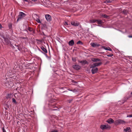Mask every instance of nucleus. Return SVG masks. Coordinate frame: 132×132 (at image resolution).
Masks as SVG:
<instances>
[{
	"mask_svg": "<svg viewBox=\"0 0 132 132\" xmlns=\"http://www.w3.org/2000/svg\"><path fill=\"white\" fill-rule=\"evenodd\" d=\"M2 37L4 39L5 43L7 45H11V42L10 40V37L7 32L5 33V35H3Z\"/></svg>",
	"mask_w": 132,
	"mask_h": 132,
	"instance_id": "1",
	"label": "nucleus"
},
{
	"mask_svg": "<svg viewBox=\"0 0 132 132\" xmlns=\"http://www.w3.org/2000/svg\"><path fill=\"white\" fill-rule=\"evenodd\" d=\"M26 16V14H25L23 12H20L18 15V17L16 20V22H18L20 20L25 17Z\"/></svg>",
	"mask_w": 132,
	"mask_h": 132,
	"instance_id": "2",
	"label": "nucleus"
},
{
	"mask_svg": "<svg viewBox=\"0 0 132 132\" xmlns=\"http://www.w3.org/2000/svg\"><path fill=\"white\" fill-rule=\"evenodd\" d=\"M126 123V122L121 119H118L116 120L114 123L115 125H117L119 124H125Z\"/></svg>",
	"mask_w": 132,
	"mask_h": 132,
	"instance_id": "3",
	"label": "nucleus"
},
{
	"mask_svg": "<svg viewBox=\"0 0 132 132\" xmlns=\"http://www.w3.org/2000/svg\"><path fill=\"white\" fill-rule=\"evenodd\" d=\"M100 128L103 130L106 129H110V127L108 124L107 125H101L100 126Z\"/></svg>",
	"mask_w": 132,
	"mask_h": 132,
	"instance_id": "4",
	"label": "nucleus"
},
{
	"mask_svg": "<svg viewBox=\"0 0 132 132\" xmlns=\"http://www.w3.org/2000/svg\"><path fill=\"white\" fill-rule=\"evenodd\" d=\"M90 68H92L91 72L92 74H94L97 72L98 70V69L96 67H93V66L91 65Z\"/></svg>",
	"mask_w": 132,
	"mask_h": 132,
	"instance_id": "5",
	"label": "nucleus"
},
{
	"mask_svg": "<svg viewBox=\"0 0 132 132\" xmlns=\"http://www.w3.org/2000/svg\"><path fill=\"white\" fill-rule=\"evenodd\" d=\"M8 70L7 73L6 74V76H7L8 78H9L10 77V76L14 73H13V72H12V70H11L10 68H8Z\"/></svg>",
	"mask_w": 132,
	"mask_h": 132,
	"instance_id": "6",
	"label": "nucleus"
},
{
	"mask_svg": "<svg viewBox=\"0 0 132 132\" xmlns=\"http://www.w3.org/2000/svg\"><path fill=\"white\" fill-rule=\"evenodd\" d=\"M40 48L43 51V52H42V51H41L40 49H39V50L41 52L43 53L44 54H46L47 53V51L46 49V48L42 46L40 47Z\"/></svg>",
	"mask_w": 132,
	"mask_h": 132,
	"instance_id": "7",
	"label": "nucleus"
},
{
	"mask_svg": "<svg viewBox=\"0 0 132 132\" xmlns=\"http://www.w3.org/2000/svg\"><path fill=\"white\" fill-rule=\"evenodd\" d=\"M80 23L76 21H73L71 22V24L74 26H79Z\"/></svg>",
	"mask_w": 132,
	"mask_h": 132,
	"instance_id": "8",
	"label": "nucleus"
},
{
	"mask_svg": "<svg viewBox=\"0 0 132 132\" xmlns=\"http://www.w3.org/2000/svg\"><path fill=\"white\" fill-rule=\"evenodd\" d=\"M4 80L3 81V84L5 86L9 88L11 87V86L10 85L9 82L7 81L6 80Z\"/></svg>",
	"mask_w": 132,
	"mask_h": 132,
	"instance_id": "9",
	"label": "nucleus"
},
{
	"mask_svg": "<svg viewBox=\"0 0 132 132\" xmlns=\"http://www.w3.org/2000/svg\"><path fill=\"white\" fill-rule=\"evenodd\" d=\"M45 18L48 21H50L52 20V18L51 16L48 14H46L45 15Z\"/></svg>",
	"mask_w": 132,
	"mask_h": 132,
	"instance_id": "10",
	"label": "nucleus"
},
{
	"mask_svg": "<svg viewBox=\"0 0 132 132\" xmlns=\"http://www.w3.org/2000/svg\"><path fill=\"white\" fill-rule=\"evenodd\" d=\"M73 68L76 70H78L80 69L81 67L79 65L75 64L73 65Z\"/></svg>",
	"mask_w": 132,
	"mask_h": 132,
	"instance_id": "11",
	"label": "nucleus"
},
{
	"mask_svg": "<svg viewBox=\"0 0 132 132\" xmlns=\"http://www.w3.org/2000/svg\"><path fill=\"white\" fill-rule=\"evenodd\" d=\"M102 63L101 62H100L98 63H93V64L91 65L93 66V67H98L100 66L101 64H102Z\"/></svg>",
	"mask_w": 132,
	"mask_h": 132,
	"instance_id": "12",
	"label": "nucleus"
},
{
	"mask_svg": "<svg viewBox=\"0 0 132 132\" xmlns=\"http://www.w3.org/2000/svg\"><path fill=\"white\" fill-rule=\"evenodd\" d=\"M26 29L30 32H32V34H34L35 33V31L33 30V29L32 28L28 27Z\"/></svg>",
	"mask_w": 132,
	"mask_h": 132,
	"instance_id": "13",
	"label": "nucleus"
},
{
	"mask_svg": "<svg viewBox=\"0 0 132 132\" xmlns=\"http://www.w3.org/2000/svg\"><path fill=\"white\" fill-rule=\"evenodd\" d=\"M123 132H131L130 128L128 127L124 128L123 130Z\"/></svg>",
	"mask_w": 132,
	"mask_h": 132,
	"instance_id": "14",
	"label": "nucleus"
},
{
	"mask_svg": "<svg viewBox=\"0 0 132 132\" xmlns=\"http://www.w3.org/2000/svg\"><path fill=\"white\" fill-rule=\"evenodd\" d=\"M109 124H111L114 122V120L111 118H110L108 119L106 121Z\"/></svg>",
	"mask_w": 132,
	"mask_h": 132,
	"instance_id": "15",
	"label": "nucleus"
},
{
	"mask_svg": "<svg viewBox=\"0 0 132 132\" xmlns=\"http://www.w3.org/2000/svg\"><path fill=\"white\" fill-rule=\"evenodd\" d=\"M79 62L82 64L84 65L88 64V62L86 60H83L81 61H79Z\"/></svg>",
	"mask_w": 132,
	"mask_h": 132,
	"instance_id": "16",
	"label": "nucleus"
},
{
	"mask_svg": "<svg viewBox=\"0 0 132 132\" xmlns=\"http://www.w3.org/2000/svg\"><path fill=\"white\" fill-rule=\"evenodd\" d=\"M90 45L91 46L93 47H98L100 46V45L97 44H95L94 43H90Z\"/></svg>",
	"mask_w": 132,
	"mask_h": 132,
	"instance_id": "17",
	"label": "nucleus"
},
{
	"mask_svg": "<svg viewBox=\"0 0 132 132\" xmlns=\"http://www.w3.org/2000/svg\"><path fill=\"white\" fill-rule=\"evenodd\" d=\"M91 60L94 62H97L98 61H100V60L98 58H92L91 59Z\"/></svg>",
	"mask_w": 132,
	"mask_h": 132,
	"instance_id": "18",
	"label": "nucleus"
},
{
	"mask_svg": "<svg viewBox=\"0 0 132 132\" xmlns=\"http://www.w3.org/2000/svg\"><path fill=\"white\" fill-rule=\"evenodd\" d=\"M9 78H12V79H16L17 78V77L16 76V75L15 73H13L12 75L9 77Z\"/></svg>",
	"mask_w": 132,
	"mask_h": 132,
	"instance_id": "19",
	"label": "nucleus"
},
{
	"mask_svg": "<svg viewBox=\"0 0 132 132\" xmlns=\"http://www.w3.org/2000/svg\"><path fill=\"white\" fill-rule=\"evenodd\" d=\"M10 106V104H9L8 102H6L5 103L4 105V108L6 110H7V108H9Z\"/></svg>",
	"mask_w": 132,
	"mask_h": 132,
	"instance_id": "20",
	"label": "nucleus"
},
{
	"mask_svg": "<svg viewBox=\"0 0 132 132\" xmlns=\"http://www.w3.org/2000/svg\"><path fill=\"white\" fill-rule=\"evenodd\" d=\"M32 17L35 20L38 18H39V16L36 14H32Z\"/></svg>",
	"mask_w": 132,
	"mask_h": 132,
	"instance_id": "21",
	"label": "nucleus"
},
{
	"mask_svg": "<svg viewBox=\"0 0 132 132\" xmlns=\"http://www.w3.org/2000/svg\"><path fill=\"white\" fill-rule=\"evenodd\" d=\"M74 42L73 40H72L69 42V44L70 46H72L74 45Z\"/></svg>",
	"mask_w": 132,
	"mask_h": 132,
	"instance_id": "22",
	"label": "nucleus"
},
{
	"mask_svg": "<svg viewBox=\"0 0 132 132\" xmlns=\"http://www.w3.org/2000/svg\"><path fill=\"white\" fill-rule=\"evenodd\" d=\"M12 95L11 94H8L6 96V98L7 99L10 98L12 97Z\"/></svg>",
	"mask_w": 132,
	"mask_h": 132,
	"instance_id": "23",
	"label": "nucleus"
},
{
	"mask_svg": "<svg viewBox=\"0 0 132 132\" xmlns=\"http://www.w3.org/2000/svg\"><path fill=\"white\" fill-rule=\"evenodd\" d=\"M104 48L106 50H109L110 51H112V50L109 47H106L104 46Z\"/></svg>",
	"mask_w": 132,
	"mask_h": 132,
	"instance_id": "24",
	"label": "nucleus"
},
{
	"mask_svg": "<svg viewBox=\"0 0 132 132\" xmlns=\"http://www.w3.org/2000/svg\"><path fill=\"white\" fill-rule=\"evenodd\" d=\"M8 26L9 28L10 29H11L12 28V24L11 23H10L8 24Z\"/></svg>",
	"mask_w": 132,
	"mask_h": 132,
	"instance_id": "25",
	"label": "nucleus"
},
{
	"mask_svg": "<svg viewBox=\"0 0 132 132\" xmlns=\"http://www.w3.org/2000/svg\"><path fill=\"white\" fill-rule=\"evenodd\" d=\"M89 21L90 23H93L95 22H96V20L95 19H92L90 20H89Z\"/></svg>",
	"mask_w": 132,
	"mask_h": 132,
	"instance_id": "26",
	"label": "nucleus"
},
{
	"mask_svg": "<svg viewBox=\"0 0 132 132\" xmlns=\"http://www.w3.org/2000/svg\"><path fill=\"white\" fill-rule=\"evenodd\" d=\"M63 24L64 25V26H68L69 25H70V23H68L66 21H64L63 22Z\"/></svg>",
	"mask_w": 132,
	"mask_h": 132,
	"instance_id": "27",
	"label": "nucleus"
},
{
	"mask_svg": "<svg viewBox=\"0 0 132 132\" xmlns=\"http://www.w3.org/2000/svg\"><path fill=\"white\" fill-rule=\"evenodd\" d=\"M96 21L97 22L98 24H101L103 22L101 20H96Z\"/></svg>",
	"mask_w": 132,
	"mask_h": 132,
	"instance_id": "28",
	"label": "nucleus"
},
{
	"mask_svg": "<svg viewBox=\"0 0 132 132\" xmlns=\"http://www.w3.org/2000/svg\"><path fill=\"white\" fill-rule=\"evenodd\" d=\"M102 16L104 18H107L109 17V16L105 14H103L102 15Z\"/></svg>",
	"mask_w": 132,
	"mask_h": 132,
	"instance_id": "29",
	"label": "nucleus"
},
{
	"mask_svg": "<svg viewBox=\"0 0 132 132\" xmlns=\"http://www.w3.org/2000/svg\"><path fill=\"white\" fill-rule=\"evenodd\" d=\"M35 20H36V21L38 23H41V22L40 20L39 19V18H38L37 19H36Z\"/></svg>",
	"mask_w": 132,
	"mask_h": 132,
	"instance_id": "30",
	"label": "nucleus"
},
{
	"mask_svg": "<svg viewBox=\"0 0 132 132\" xmlns=\"http://www.w3.org/2000/svg\"><path fill=\"white\" fill-rule=\"evenodd\" d=\"M72 60L73 62H76V57H72Z\"/></svg>",
	"mask_w": 132,
	"mask_h": 132,
	"instance_id": "31",
	"label": "nucleus"
},
{
	"mask_svg": "<svg viewBox=\"0 0 132 132\" xmlns=\"http://www.w3.org/2000/svg\"><path fill=\"white\" fill-rule=\"evenodd\" d=\"M77 44H80L81 45H82L83 44V43L80 40H79L77 43Z\"/></svg>",
	"mask_w": 132,
	"mask_h": 132,
	"instance_id": "32",
	"label": "nucleus"
},
{
	"mask_svg": "<svg viewBox=\"0 0 132 132\" xmlns=\"http://www.w3.org/2000/svg\"><path fill=\"white\" fill-rule=\"evenodd\" d=\"M12 101L15 104H16L17 103L15 99L14 98H12Z\"/></svg>",
	"mask_w": 132,
	"mask_h": 132,
	"instance_id": "33",
	"label": "nucleus"
},
{
	"mask_svg": "<svg viewBox=\"0 0 132 132\" xmlns=\"http://www.w3.org/2000/svg\"><path fill=\"white\" fill-rule=\"evenodd\" d=\"M2 130L3 131V132H6V131L4 127H2Z\"/></svg>",
	"mask_w": 132,
	"mask_h": 132,
	"instance_id": "34",
	"label": "nucleus"
},
{
	"mask_svg": "<svg viewBox=\"0 0 132 132\" xmlns=\"http://www.w3.org/2000/svg\"><path fill=\"white\" fill-rule=\"evenodd\" d=\"M123 13L125 14H126L127 13V11L126 10H123Z\"/></svg>",
	"mask_w": 132,
	"mask_h": 132,
	"instance_id": "35",
	"label": "nucleus"
},
{
	"mask_svg": "<svg viewBox=\"0 0 132 132\" xmlns=\"http://www.w3.org/2000/svg\"><path fill=\"white\" fill-rule=\"evenodd\" d=\"M113 55V54H108V55H107V56H109V57H111Z\"/></svg>",
	"mask_w": 132,
	"mask_h": 132,
	"instance_id": "36",
	"label": "nucleus"
},
{
	"mask_svg": "<svg viewBox=\"0 0 132 132\" xmlns=\"http://www.w3.org/2000/svg\"><path fill=\"white\" fill-rule=\"evenodd\" d=\"M127 117H132V114L131 115H128L127 116Z\"/></svg>",
	"mask_w": 132,
	"mask_h": 132,
	"instance_id": "37",
	"label": "nucleus"
},
{
	"mask_svg": "<svg viewBox=\"0 0 132 132\" xmlns=\"http://www.w3.org/2000/svg\"><path fill=\"white\" fill-rule=\"evenodd\" d=\"M45 55H46V56L48 58V59H51V57H49V56H48L47 55L45 54Z\"/></svg>",
	"mask_w": 132,
	"mask_h": 132,
	"instance_id": "38",
	"label": "nucleus"
},
{
	"mask_svg": "<svg viewBox=\"0 0 132 132\" xmlns=\"http://www.w3.org/2000/svg\"><path fill=\"white\" fill-rule=\"evenodd\" d=\"M71 81L72 82H73L74 83H77V82L76 81H75V80H72Z\"/></svg>",
	"mask_w": 132,
	"mask_h": 132,
	"instance_id": "39",
	"label": "nucleus"
},
{
	"mask_svg": "<svg viewBox=\"0 0 132 132\" xmlns=\"http://www.w3.org/2000/svg\"><path fill=\"white\" fill-rule=\"evenodd\" d=\"M106 2L108 3H109L111 2V1L110 0H106Z\"/></svg>",
	"mask_w": 132,
	"mask_h": 132,
	"instance_id": "40",
	"label": "nucleus"
},
{
	"mask_svg": "<svg viewBox=\"0 0 132 132\" xmlns=\"http://www.w3.org/2000/svg\"><path fill=\"white\" fill-rule=\"evenodd\" d=\"M51 132H59L57 130H53L51 131Z\"/></svg>",
	"mask_w": 132,
	"mask_h": 132,
	"instance_id": "41",
	"label": "nucleus"
},
{
	"mask_svg": "<svg viewBox=\"0 0 132 132\" xmlns=\"http://www.w3.org/2000/svg\"><path fill=\"white\" fill-rule=\"evenodd\" d=\"M3 28V27L2 26V25L1 24H0V29H1Z\"/></svg>",
	"mask_w": 132,
	"mask_h": 132,
	"instance_id": "42",
	"label": "nucleus"
},
{
	"mask_svg": "<svg viewBox=\"0 0 132 132\" xmlns=\"http://www.w3.org/2000/svg\"><path fill=\"white\" fill-rule=\"evenodd\" d=\"M58 110L57 109H52V111H55V110Z\"/></svg>",
	"mask_w": 132,
	"mask_h": 132,
	"instance_id": "43",
	"label": "nucleus"
},
{
	"mask_svg": "<svg viewBox=\"0 0 132 132\" xmlns=\"http://www.w3.org/2000/svg\"><path fill=\"white\" fill-rule=\"evenodd\" d=\"M129 38H132V36L129 35L128 36Z\"/></svg>",
	"mask_w": 132,
	"mask_h": 132,
	"instance_id": "44",
	"label": "nucleus"
},
{
	"mask_svg": "<svg viewBox=\"0 0 132 132\" xmlns=\"http://www.w3.org/2000/svg\"><path fill=\"white\" fill-rule=\"evenodd\" d=\"M31 0L32 1H34V2H35L37 1V0Z\"/></svg>",
	"mask_w": 132,
	"mask_h": 132,
	"instance_id": "45",
	"label": "nucleus"
},
{
	"mask_svg": "<svg viewBox=\"0 0 132 132\" xmlns=\"http://www.w3.org/2000/svg\"><path fill=\"white\" fill-rule=\"evenodd\" d=\"M79 26L80 28H82L81 26L80 25V24Z\"/></svg>",
	"mask_w": 132,
	"mask_h": 132,
	"instance_id": "46",
	"label": "nucleus"
},
{
	"mask_svg": "<svg viewBox=\"0 0 132 132\" xmlns=\"http://www.w3.org/2000/svg\"><path fill=\"white\" fill-rule=\"evenodd\" d=\"M24 1L26 2H28V0H24Z\"/></svg>",
	"mask_w": 132,
	"mask_h": 132,
	"instance_id": "47",
	"label": "nucleus"
},
{
	"mask_svg": "<svg viewBox=\"0 0 132 132\" xmlns=\"http://www.w3.org/2000/svg\"><path fill=\"white\" fill-rule=\"evenodd\" d=\"M54 108H57V109H59L58 108H57V107H54Z\"/></svg>",
	"mask_w": 132,
	"mask_h": 132,
	"instance_id": "48",
	"label": "nucleus"
},
{
	"mask_svg": "<svg viewBox=\"0 0 132 132\" xmlns=\"http://www.w3.org/2000/svg\"><path fill=\"white\" fill-rule=\"evenodd\" d=\"M22 38H23V39H25V38L23 37Z\"/></svg>",
	"mask_w": 132,
	"mask_h": 132,
	"instance_id": "49",
	"label": "nucleus"
},
{
	"mask_svg": "<svg viewBox=\"0 0 132 132\" xmlns=\"http://www.w3.org/2000/svg\"><path fill=\"white\" fill-rule=\"evenodd\" d=\"M71 101H72V100H71V101H70L69 102V103H70V102H71Z\"/></svg>",
	"mask_w": 132,
	"mask_h": 132,
	"instance_id": "50",
	"label": "nucleus"
},
{
	"mask_svg": "<svg viewBox=\"0 0 132 132\" xmlns=\"http://www.w3.org/2000/svg\"><path fill=\"white\" fill-rule=\"evenodd\" d=\"M131 94H132V92H131Z\"/></svg>",
	"mask_w": 132,
	"mask_h": 132,
	"instance_id": "51",
	"label": "nucleus"
},
{
	"mask_svg": "<svg viewBox=\"0 0 132 132\" xmlns=\"http://www.w3.org/2000/svg\"><path fill=\"white\" fill-rule=\"evenodd\" d=\"M46 26V25L44 24V26Z\"/></svg>",
	"mask_w": 132,
	"mask_h": 132,
	"instance_id": "52",
	"label": "nucleus"
},
{
	"mask_svg": "<svg viewBox=\"0 0 132 132\" xmlns=\"http://www.w3.org/2000/svg\"><path fill=\"white\" fill-rule=\"evenodd\" d=\"M18 49L19 50H20L19 49V48H18Z\"/></svg>",
	"mask_w": 132,
	"mask_h": 132,
	"instance_id": "53",
	"label": "nucleus"
},
{
	"mask_svg": "<svg viewBox=\"0 0 132 132\" xmlns=\"http://www.w3.org/2000/svg\"><path fill=\"white\" fill-rule=\"evenodd\" d=\"M52 105H53V106L54 105H53V104H52Z\"/></svg>",
	"mask_w": 132,
	"mask_h": 132,
	"instance_id": "54",
	"label": "nucleus"
}]
</instances>
